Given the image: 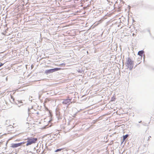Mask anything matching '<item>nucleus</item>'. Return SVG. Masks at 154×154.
<instances>
[{
  "label": "nucleus",
  "instance_id": "39448f33",
  "mask_svg": "<svg viewBox=\"0 0 154 154\" xmlns=\"http://www.w3.org/2000/svg\"><path fill=\"white\" fill-rule=\"evenodd\" d=\"M71 102V100L70 99H66L64 100L63 102V104H67Z\"/></svg>",
  "mask_w": 154,
  "mask_h": 154
},
{
  "label": "nucleus",
  "instance_id": "20e7f679",
  "mask_svg": "<svg viewBox=\"0 0 154 154\" xmlns=\"http://www.w3.org/2000/svg\"><path fill=\"white\" fill-rule=\"evenodd\" d=\"M24 142L16 144H12L11 146V147L12 148H16L19 147L21 146L23 144H24Z\"/></svg>",
  "mask_w": 154,
  "mask_h": 154
},
{
  "label": "nucleus",
  "instance_id": "6e6552de",
  "mask_svg": "<svg viewBox=\"0 0 154 154\" xmlns=\"http://www.w3.org/2000/svg\"><path fill=\"white\" fill-rule=\"evenodd\" d=\"M59 149L55 151V152H58V151H61L62 149Z\"/></svg>",
  "mask_w": 154,
  "mask_h": 154
},
{
  "label": "nucleus",
  "instance_id": "9b49d317",
  "mask_svg": "<svg viewBox=\"0 0 154 154\" xmlns=\"http://www.w3.org/2000/svg\"><path fill=\"white\" fill-rule=\"evenodd\" d=\"M4 64V63H1L0 64V67H1V66H2Z\"/></svg>",
  "mask_w": 154,
  "mask_h": 154
},
{
  "label": "nucleus",
  "instance_id": "f03ea898",
  "mask_svg": "<svg viewBox=\"0 0 154 154\" xmlns=\"http://www.w3.org/2000/svg\"><path fill=\"white\" fill-rule=\"evenodd\" d=\"M27 143L26 144V146H28L32 143H36V141L37 140V138H27Z\"/></svg>",
  "mask_w": 154,
  "mask_h": 154
},
{
  "label": "nucleus",
  "instance_id": "1a4fd4ad",
  "mask_svg": "<svg viewBox=\"0 0 154 154\" xmlns=\"http://www.w3.org/2000/svg\"><path fill=\"white\" fill-rule=\"evenodd\" d=\"M65 66V63H62L59 65L58 66Z\"/></svg>",
  "mask_w": 154,
  "mask_h": 154
},
{
  "label": "nucleus",
  "instance_id": "9d476101",
  "mask_svg": "<svg viewBox=\"0 0 154 154\" xmlns=\"http://www.w3.org/2000/svg\"><path fill=\"white\" fill-rule=\"evenodd\" d=\"M18 103H22V101L21 100H20L18 101Z\"/></svg>",
  "mask_w": 154,
  "mask_h": 154
},
{
  "label": "nucleus",
  "instance_id": "7ed1b4c3",
  "mask_svg": "<svg viewBox=\"0 0 154 154\" xmlns=\"http://www.w3.org/2000/svg\"><path fill=\"white\" fill-rule=\"evenodd\" d=\"M62 69L60 68H56L54 69H50L46 70L45 71V73L46 74H48L50 73L53 72L55 71Z\"/></svg>",
  "mask_w": 154,
  "mask_h": 154
},
{
  "label": "nucleus",
  "instance_id": "f257e3e1",
  "mask_svg": "<svg viewBox=\"0 0 154 154\" xmlns=\"http://www.w3.org/2000/svg\"><path fill=\"white\" fill-rule=\"evenodd\" d=\"M126 66L130 70H131L133 67V62L129 58H128L127 60Z\"/></svg>",
  "mask_w": 154,
  "mask_h": 154
},
{
  "label": "nucleus",
  "instance_id": "0eeeda50",
  "mask_svg": "<svg viewBox=\"0 0 154 154\" xmlns=\"http://www.w3.org/2000/svg\"><path fill=\"white\" fill-rule=\"evenodd\" d=\"M128 134H126L125 135H124L123 136V141H124L128 137Z\"/></svg>",
  "mask_w": 154,
  "mask_h": 154
},
{
  "label": "nucleus",
  "instance_id": "423d86ee",
  "mask_svg": "<svg viewBox=\"0 0 154 154\" xmlns=\"http://www.w3.org/2000/svg\"><path fill=\"white\" fill-rule=\"evenodd\" d=\"M144 51H139L138 53V54L140 56H142Z\"/></svg>",
  "mask_w": 154,
  "mask_h": 154
}]
</instances>
